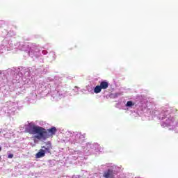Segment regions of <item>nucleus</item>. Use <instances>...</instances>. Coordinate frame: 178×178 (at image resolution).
I'll return each instance as SVG.
<instances>
[{
	"label": "nucleus",
	"instance_id": "f257e3e1",
	"mask_svg": "<svg viewBox=\"0 0 178 178\" xmlns=\"http://www.w3.org/2000/svg\"><path fill=\"white\" fill-rule=\"evenodd\" d=\"M56 131H58V130L55 127L47 130L45 128L35 125V124L32 122H31L26 128V133L34 136V138H36V140H47L49 137L48 133L50 134V136H55Z\"/></svg>",
	"mask_w": 178,
	"mask_h": 178
},
{
	"label": "nucleus",
	"instance_id": "f03ea898",
	"mask_svg": "<svg viewBox=\"0 0 178 178\" xmlns=\"http://www.w3.org/2000/svg\"><path fill=\"white\" fill-rule=\"evenodd\" d=\"M103 176L105 178H114L115 177V172L112 169H108L104 172Z\"/></svg>",
	"mask_w": 178,
	"mask_h": 178
},
{
	"label": "nucleus",
	"instance_id": "7ed1b4c3",
	"mask_svg": "<svg viewBox=\"0 0 178 178\" xmlns=\"http://www.w3.org/2000/svg\"><path fill=\"white\" fill-rule=\"evenodd\" d=\"M100 87L102 88V90H106V88L109 87V83L106 81H102L100 83Z\"/></svg>",
	"mask_w": 178,
	"mask_h": 178
},
{
	"label": "nucleus",
	"instance_id": "20e7f679",
	"mask_svg": "<svg viewBox=\"0 0 178 178\" xmlns=\"http://www.w3.org/2000/svg\"><path fill=\"white\" fill-rule=\"evenodd\" d=\"M35 156L36 158H44V156H45V150L40 149Z\"/></svg>",
	"mask_w": 178,
	"mask_h": 178
},
{
	"label": "nucleus",
	"instance_id": "39448f33",
	"mask_svg": "<svg viewBox=\"0 0 178 178\" xmlns=\"http://www.w3.org/2000/svg\"><path fill=\"white\" fill-rule=\"evenodd\" d=\"M101 91H102V88H101L100 85L97 86L94 89V92L95 94H99V92H101Z\"/></svg>",
	"mask_w": 178,
	"mask_h": 178
},
{
	"label": "nucleus",
	"instance_id": "423d86ee",
	"mask_svg": "<svg viewBox=\"0 0 178 178\" xmlns=\"http://www.w3.org/2000/svg\"><path fill=\"white\" fill-rule=\"evenodd\" d=\"M42 148H43L45 151V152H48L49 154V152H51V144L49 143V146H48L47 147H45L44 146H42Z\"/></svg>",
	"mask_w": 178,
	"mask_h": 178
},
{
	"label": "nucleus",
	"instance_id": "0eeeda50",
	"mask_svg": "<svg viewBox=\"0 0 178 178\" xmlns=\"http://www.w3.org/2000/svg\"><path fill=\"white\" fill-rule=\"evenodd\" d=\"M134 104L131 101H128L127 102L126 106H134Z\"/></svg>",
	"mask_w": 178,
	"mask_h": 178
},
{
	"label": "nucleus",
	"instance_id": "6e6552de",
	"mask_svg": "<svg viewBox=\"0 0 178 178\" xmlns=\"http://www.w3.org/2000/svg\"><path fill=\"white\" fill-rule=\"evenodd\" d=\"M8 159H12V158H13V154H8Z\"/></svg>",
	"mask_w": 178,
	"mask_h": 178
},
{
	"label": "nucleus",
	"instance_id": "1a4fd4ad",
	"mask_svg": "<svg viewBox=\"0 0 178 178\" xmlns=\"http://www.w3.org/2000/svg\"><path fill=\"white\" fill-rule=\"evenodd\" d=\"M42 54H43L44 55H47V51L43 50V51H42Z\"/></svg>",
	"mask_w": 178,
	"mask_h": 178
},
{
	"label": "nucleus",
	"instance_id": "9d476101",
	"mask_svg": "<svg viewBox=\"0 0 178 178\" xmlns=\"http://www.w3.org/2000/svg\"><path fill=\"white\" fill-rule=\"evenodd\" d=\"M2 151V147H0V152Z\"/></svg>",
	"mask_w": 178,
	"mask_h": 178
}]
</instances>
